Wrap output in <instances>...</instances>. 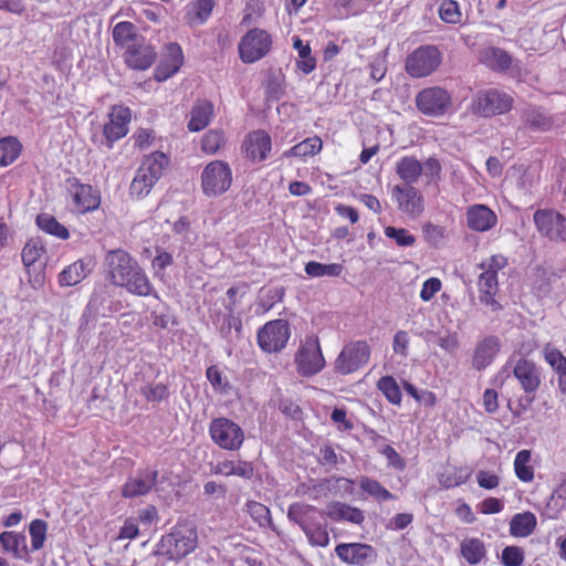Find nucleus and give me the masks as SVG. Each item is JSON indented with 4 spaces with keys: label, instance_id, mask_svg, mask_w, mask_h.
<instances>
[{
    "label": "nucleus",
    "instance_id": "1",
    "mask_svg": "<svg viewBox=\"0 0 566 566\" xmlns=\"http://www.w3.org/2000/svg\"><path fill=\"white\" fill-rule=\"evenodd\" d=\"M104 264L106 279L114 286L125 289L133 295L158 297L144 269L126 250H109L105 254Z\"/></svg>",
    "mask_w": 566,
    "mask_h": 566
},
{
    "label": "nucleus",
    "instance_id": "2",
    "mask_svg": "<svg viewBox=\"0 0 566 566\" xmlns=\"http://www.w3.org/2000/svg\"><path fill=\"white\" fill-rule=\"evenodd\" d=\"M287 517L301 527L312 546H328L327 524L321 522L322 513L317 507L307 503L295 502L289 506Z\"/></svg>",
    "mask_w": 566,
    "mask_h": 566
},
{
    "label": "nucleus",
    "instance_id": "3",
    "mask_svg": "<svg viewBox=\"0 0 566 566\" xmlns=\"http://www.w3.org/2000/svg\"><path fill=\"white\" fill-rule=\"evenodd\" d=\"M197 545V530L189 523H177L169 533L161 536L156 553L171 560H181L191 554Z\"/></svg>",
    "mask_w": 566,
    "mask_h": 566
},
{
    "label": "nucleus",
    "instance_id": "4",
    "mask_svg": "<svg viewBox=\"0 0 566 566\" xmlns=\"http://www.w3.org/2000/svg\"><path fill=\"white\" fill-rule=\"evenodd\" d=\"M512 374L524 392L515 408L511 407L514 416H521L534 402L536 392L542 384L541 368L531 359L520 357L513 365Z\"/></svg>",
    "mask_w": 566,
    "mask_h": 566
},
{
    "label": "nucleus",
    "instance_id": "5",
    "mask_svg": "<svg viewBox=\"0 0 566 566\" xmlns=\"http://www.w3.org/2000/svg\"><path fill=\"white\" fill-rule=\"evenodd\" d=\"M395 170L403 185L413 186L423 174L426 184L438 186L441 180L442 166L438 158L429 157L423 164L415 156H402L396 163Z\"/></svg>",
    "mask_w": 566,
    "mask_h": 566
},
{
    "label": "nucleus",
    "instance_id": "6",
    "mask_svg": "<svg viewBox=\"0 0 566 566\" xmlns=\"http://www.w3.org/2000/svg\"><path fill=\"white\" fill-rule=\"evenodd\" d=\"M514 106L511 94L497 90L488 88L479 91L471 102V112L481 117H493L509 113Z\"/></svg>",
    "mask_w": 566,
    "mask_h": 566
},
{
    "label": "nucleus",
    "instance_id": "7",
    "mask_svg": "<svg viewBox=\"0 0 566 566\" xmlns=\"http://www.w3.org/2000/svg\"><path fill=\"white\" fill-rule=\"evenodd\" d=\"M442 63V53L432 44L420 45L405 60L406 73L415 78L427 77L434 73Z\"/></svg>",
    "mask_w": 566,
    "mask_h": 566
},
{
    "label": "nucleus",
    "instance_id": "8",
    "mask_svg": "<svg viewBox=\"0 0 566 566\" xmlns=\"http://www.w3.org/2000/svg\"><path fill=\"white\" fill-rule=\"evenodd\" d=\"M273 48V38L269 31L261 28L250 29L240 40L238 52L240 60L252 64L265 57Z\"/></svg>",
    "mask_w": 566,
    "mask_h": 566
},
{
    "label": "nucleus",
    "instance_id": "9",
    "mask_svg": "<svg viewBox=\"0 0 566 566\" xmlns=\"http://www.w3.org/2000/svg\"><path fill=\"white\" fill-rule=\"evenodd\" d=\"M415 104L421 114L429 117H441L451 109L452 95L442 86H428L417 93Z\"/></svg>",
    "mask_w": 566,
    "mask_h": 566
},
{
    "label": "nucleus",
    "instance_id": "10",
    "mask_svg": "<svg viewBox=\"0 0 566 566\" xmlns=\"http://www.w3.org/2000/svg\"><path fill=\"white\" fill-rule=\"evenodd\" d=\"M208 432L212 442L222 450L238 451L244 440L243 429L233 420L218 417L210 421Z\"/></svg>",
    "mask_w": 566,
    "mask_h": 566
},
{
    "label": "nucleus",
    "instance_id": "11",
    "mask_svg": "<svg viewBox=\"0 0 566 566\" xmlns=\"http://www.w3.org/2000/svg\"><path fill=\"white\" fill-rule=\"evenodd\" d=\"M371 356V348L367 340H352L347 343L334 361V369L339 375L356 373L366 366Z\"/></svg>",
    "mask_w": 566,
    "mask_h": 566
},
{
    "label": "nucleus",
    "instance_id": "12",
    "mask_svg": "<svg viewBox=\"0 0 566 566\" xmlns=\"http://www.w3.org/2000/svg\"><path fill=\"white\" fill-rule=\"evenodd\" d=\"M291 337L290 324L286 319L277 318L265 323L256 333V343L266 354L281 353Z\"/></svg>",
    "mask_w": 566,
    "mask_h": 566
},
{
    "label": "nucleus",
    "instance_id": "13",
    "mask_svg": "<svg viewBox=\"0 0 566 566\" xmlns=\"http://www.w3.org/2000/svg\"><path fill=\"white\" fill-rule=\"evenodd\" d=\"M232 185V170L223 160L210 161L201 172L202 192L208 197H217L227 192Z\"/></svg>",
    "mask_w": 566,
    "mask_h": 566
},
{
    "label": "nucleus",
    "instance_id": "14",
    "mask_svg": "<svg viewBox=\"0 0 566 566\" xmlns=\"http://www.w3.org/2000/svg\"><path fill=\"white\" fill-rule=\"evenodd\" d=\"M67 195L74 211L77 214H85L97 210L102 202L101 191L88 184H83L78 178H69Z\"/></svg>",
    "mask_w": 566,
    "mask_h": 566
},
{
    "label": "nucleus",
    "instance_id": "15",
    "mask_svg": "<svg viewBox=\"0 0 566 566\" xmlns=\"http://www.w3.org/2000/svg\"><path fill=\"white\" fill-rule=\"evenodd\" d=\"M391 198L398 211L409 218L416 219L424 211V198L420 190L411 185H395Z\"/></svg>",
    "mask_w": 566,
    "mask_h": 566
},
{
    "label": "nucleus",
    "instance_id": "16",
    "mask_svg": "<svg viewBox=\"0 0 566 566\" xmlns=\"http://www.w3.org/2000/svg\"><path fill=\"white\" fill-rule=\"evenodd\" d=\"M536 230L551 241H566V218L554 209H538L533 216Z\"/></svg>",
    "mask_w": 566,
    "mask_h": 566
},
{
    "label": "nucleus",
    "instance_id": "17",
    "mask_svg": "<svg viewBox=\"0 0 566 566\" xmlns=\"http://www.w3.org/2000/svg\"><path fill=\"white\" fill-rule=\"evenodd\" d=\"M130 120L132 112L128 107L123 105L112 107L108 120L103 125L104 144L108 149H112L117 140L128 134Z\"/></svg>",
    "mask_w": 566,
    "mask_h": 566
},
{
    "label": "nucleus",
    "instance_id": "18",
    "mask_svg": "<svg viewBox=\"0 0 566 566\" xmlns=\"http://www.w3.org/2000/svg\"><path fill=\"white\" fill-rule=\"evenodd\" d=\"M272 150V138L264 129H255L244 137L241 151L243 157L252 164H260L269 157Z\"/></svg>",
    "mask_w": 566,
    "mask_h": 566
},
{
    "label": "nucleus",
    "instance_id": "19",
    "mask_svg": "<svg viewBox=\"0 0 566 566\" xmlns=\"http://www.w3.org/2000/svg\"><path fill=\"white\" fill-rule=\"evenodd\" d=\"M295 364L300 375L314 376L325 366V359L317 340L307 342L295 355Z\"/></svg>",
    "mask_w": 566,
    "mask_h": 566
},
{
    "label": "nucleus",
    "instance_id": "20",
    "mask_svg": "<svg viewBox=\"0 0 566 566\" xmlns=\"http://www.w3.org/2000/svg\"><path fill=\"white\" fill-rule=\"evenodd\" d=\"M185 63L181 46L177 42L167 43L163 49L161 59L154 72L157 82H165L179 72Z\"/></svg>",
    "mask_w": 566,
    "mask_h": 566
},
{
    "label": "nucleus",
    "instance_id": "21",
    "mask_svg": "<svg viewBox=\"0 0 566 566\" xmlns=\"http://www.w3.org/2000/svg\"><path fill=\"white\" fill-rule=\"evenodd\" d=\"M335 553L345 564L352 566H366L377 558L376 549L365 543H340L336 545Z\"/></svg>",
    "mask_w": 566,
    "mask_h": 566
},
{
    "label": "nucleus",
    "instance_id": "22",
    "mask_svg": "<svg viewBox=\"0 0 566 566\" xmlns=\"http://www.w3.org/2000/svg\"><path fill=\"white\" fill-rule=\"evenodd\" d=\"M155 48L145 38L123 52L125 64L136 71L148 70L156 61Z\"/></svg>",
    "mask_w": 566,
    "mask_h": 566
},
{
    "label": "nucleus",
    "instance_id": "23",
    "mask_svg": "<svg viewBox=\"0 0 566 566\" xmlns=\"http://www.w3.org/2000/svg\"><path fill=\"white\" fill-rule=\"evenodd\" d=\"M467 226L475 232H486L497 224L496 213L486 205L475 203L467 208Z\"/></svg>",
    "mask_w": 566,
    "mask_h": 566
},
{
    "label": "nucleus",
    "instance_id": "24",
    "mask_svg": "<svg viewBox=\"0 0 566 566\" xmlns=\"http://www.w3.org/2000/svg\"><path fill=\"white\" fill-rule=\"evenodd\" d=\"M501 350V340L497 336L489 335L479 340L472 356V367L483 370L490 366Z\"/></svg>",
    "mask_w": 566,
    "mask_h": 566
},
{
    "label": "nucleus",
    "instance_id": "25",
    "mask_svg": "<svg viewBox=\"0 0 566 566\" xmlns=\"http://www.w3.org/2000/svg\"><path fill=\"white\" fill-rule=\"evenodd\" d=\"M157 471L145 470L129 478L122 488L123 497L133 499L148 494L157 482Z\"/></svg>",
    "mask_w": 566,
    "mask_h": 566
},
{
    "label": "nucleus",
    "instance_id": "26",
    "mask_svg": "<svg viewBox=\"0 0 566 566\" xmlns=\"http://www.w3.org/2000/svg\"><path fill=\"white\" fill-rule=\"evenodd\" d=\"M325 515L333 522H347L361 525L365 521L363 510L340 501H332L326 505Z\"/></svg>",
    "mask_w": 566,
    "mask_h": 566
},
{
    "label": "nucleus",
    "instance_id": "27",
    "mask_svg": "<svg viewBox=\"0 0 566 566\" xmlns=\"http://www.w3.org/2000/svg\"><path fill=\"white\" fill-rule=\"evenodd\" d=\"M93 262L91 260L78 259L72 264L65 266L57 275V282L61 287H71L81 283L92 271Z\"/></svg>",
    "mask_w": 566,
    "mask_h": 566
},
{
    "label": "nucleus",
    "instance_id": "28",
    "mask_svg": "<svg viewBox=\"0 0 566 566\" xmlns=\"http://www.w3.org/2000/svg\"><path fill=\"white\" fill-rule=\"evenodd\" d=\"M479 62L495 72H506L511 69V54L496 46H486L479 52Z\"/></svg>",
    "mask_w": 566,
    "mask_h": 566
},
{
    "label": "nucleus",
    "instance_id": "29",
    "mask_svg": "<svg viewBox=\"0 0 566 566\" xmlns=\"http://www.w3.org/2000/svg\"><path fill=\"white\" fill-rule=\"evenodd\" d=\"M213 115V104L208 99H198L190 111V118L187 124L188 130L192 133L201 132L211 123Z\"/></svg>",
    "mask_w": 566,
    "mask_h": 566
},
{
    "label": "nucleus",
    "instance_id": "30",
    "mask_svg": "<svg viewBox=\"0 0 566 566\" xmlns=\"http://www.w3.org/2000/svg\"><path fill=\"white\" fill-rule=\"evenodd\" d=\"M480 302L490 306L493 312L502 310L500 302L495 300L499 292V279L493 274L481 273L478 279Z\"/></svg>",
    "mask_w": 566,
    "mask_h": 566
},
{
    "label": "nucleus",
    "instance_id": "31",
    "mask_svg": "<svg viewBox=\"0 0 566 566\" xmlns=\"http://www.w3.org/2000/svg\"><path fill=\"white\" fill-rule=\"evenodd\" d=\"M216 7V0H195L191 1L185 12V21L191 27H199L206 23L212 14Z\"/></svg>",
    "mask_w": 566,
    "mask_h": 566
},
{
    "label": "nucleus",
    "instance_id": "32",
    "mask_svg": "<svg viewBox=\"0 0 566 566\" xmlns=\"http://www.w3.org/2000/svg\"><path fill=\"white\" fill-rule=\"evenodd\" d=\"M112 36L115 45L124 51L144 38L137 32V27L129 21L116 23L113 28Z\"/></svg>",
    "mask_w": 566,
    "mask_h": 566
},
{
    "label": "nucleus",
    "instance_id": "33",
    "mask_svg": "<svg viewBox=\"0 0 566 566\" xmlns=\"http://www.w3.org/2000/svg\"><path fill=\"white\" fill-rule=\"evenodd\" d=\"M170 158L163 151H154L144 157L138 169L158 181L169 167Z\"/></svg>",
    "mask_w": 566,
    "mask_h": 566
},
{
    "label": "nucleus",
    "instance_id": "34",
    "mask_svg": "<svg viewBox=\"0 0 566 566\" xmlns=\"http://www.w3.org/2000/svg\"><path fill=\"white\" fill-rule=\"evenodd\" d=\"M460 555L470 565L480 564L485 559L488 549L479 537H465L460 543Z\"/></svg>",
    "mask_w": 566,
    "mask_h": 566
},
{
    "label": "nucleus",
    "instance_id": "35",
    "mask_svg": "<svg viewBox=\"0 0 566 566\" xmlns=\"http://www.w3.org/2000/svg\"><path fill=\"white\" fill-rule=\"evenodd\" d=\"M537 518L532 512L515 514L510 521V534L513 537H527L536 528Z\"/></svg>",
    "mask_w": 566,
    "mask_h": 566
},
{
    "label": "nucleus",
    "instance_id": "36",
    "mask_svg": "<svg viewBox=\"0 0 566 566\" xmlns=\"http://www.w3.org/2000/svg\"><path fill=\"white\" fill-rule=\"evenodd\" d=\"M533 454L528 449L518 451L515 455L513 467L516 478L524 483H530L534 480L535 468L533 465Z\"/></svg>",
    "mask_w": 566,
    "mask_h": 566
},
{
    "label": "nucleus",
    "instance_id": "37",
    "mask_svg": "<svg viewBox=\"0 0 566 566\" xmlns=\"http://www.w3.org/2000/svg\"><path fill=\"white\" fill-rule=\"evenodd\" d=\"M323 149V142L319 136L314 135L312 137H307L304 140L297 143L292 146L290 149L284 151V157H297L305 158L312 157L319 154Z\"/></svg>",
    "mask_w": 566,
    "mask_h": 566
},
{
    "label": "nucleus",
    "instance_id": "38",
    "mask_svg": "<svg viewBox=\"0 0 566 566\" xmlns=\"http://www.w3.org/2000/svg\"><path fill=\"white\" fill-rule=\"evenodd\" d=\"M359 488L364 494L371 497L378 503L396 500V495H394L376 479L366 475L360 476Z\"/></svg>",
    "mask_w": 566,
    "mask_h": 566
},
{
    "label": "nucleus",
    "instance_id": "39",
    "mask_svg": "<svg viewBox=\"0 0 566 566\" xmlns=\"http://www.w3.org/2000/svg\"><path fill=\"white\" fill-rule=\"evenodd\" d=\"M471 476L468 467H448L438 476L440 485L452 489L464 484Z\"/></svg>",
    "mask_w": 566,
    "mask_h": 566
},
{
    "label": "nucleus",
    "instance_id": "40",
    "mask_svg": "<svg viewBox=\"0 0 566 566\" xmlns=\"http://www.w3.org/2000/svg\"><path fill=\"white\" fill-rule=\"evenodd\" d=\"M35 222L42 231L50 235H53L61 240H67L70 238V231L67 230V228L61 222H59V220L52 214H38Z\"/></svg>",
    "mask_w": 566,
    "mask_h": 566
},
{
    "label": "nucleus",
    "instance_id": "41",
    "mask_svg": "<svg viewBox=\"0 0 566 566\" xmlns=\"http://www.w3.org/2000/svg\"><path fill=\"white\" fill-rule=\"evenodd\" d=\"M46 254V248L40 238H31L24 244L21 251L22 263L25 268H31L41 261Z\"/></svg>",
    "mask_w": 566,
    "mask_h": 566
},
{
    "label": "nucleus",
    "instance_id": "42",
    "mask_svg": "<svg viewBox=\"0 0 566 566\" xmlns=\"http://www.w3.org/2000/svg\"><path fill=\"white\" fill-rule=\"evenodd\" d=\"M22 153V144L13 136L0 138V168L13 164Z\"/></svg>",
    "mask_w": 566,
    "mask_h": 566
},
{
    "label": "nucleus",
    "instance_id": "43",
    "mask_svg": "<svg viewBox=\"0 0 566 566\" xmlns=\"http://www.w3.org/2000/svg\"><path fill=\"white\" fill-rule=\"evenodd\" d=\"M293 48L297 51L300 60L296 61L297 69L304 74L312 73L316 67V59L312 56L311 46L304 43L298 36L293 38Z\"/></svg>",
    "mask_w": 566,
    "mask_h": 566
},
{
    "label": "nucleus",
    "instance_id": "44",
    "mask_svg": "<svg viewBox=\"0 0 566 566\" xmlns=\"http://www.w3.org/2000/svg\"><path fill=\"white\" fill-rule=\"evenodd\" d=\"M524 125L533 130H547L552 120L538 108L528 106L522 112Z\"/></svg>",
    "mask_w": 566,
    "mask_h": 566
},
{
    "label": "nucleus",
    "instance_id": "45",
    "mask_svg": "<svg viewBox=\"0 0 566 566\" xmlns=\"http://www.w3.org/2000/svg\"><path fill=\"white\" fill-rule=\"evenodd\" d=\"M156 184V180L137 169L129 186V196L138 200L143 199L150 193Z\"/></svg>",
    "mask_w": 566,
    "mask_h": 566
},
{
    "label": "nucleus",
    "instance_id": "46",
    "mask_svg": "<svg viewBox=\"0 0 566 566\" xmlns=\"http://www.w3.org/2000/svg\"><path fill=\"white\" fill-rule=\"evenodd\" d=\"M305 273L311 277H338L344 271V266L340 263L323 264L316 261H310L305 263Z\"/></svg>",
    "mask_w": 566,
    "mask_h": 566
},
{
    "label": "nucleus",
    "instance_id": "47",
    "mask_svg": "<svg viewBox=\"0 0 566 566\" xmlns=\"http://www.w3.org/2000/svg\"><path fill=\"white\" fill-rule=\"evenodd\" d=\"M227 143L222 129H209L201 138V150L208 155L217 154Z\"/></svg>",
    "mask_w": 566,
    "mask_h": 566
},
{
    "label": "nucleus",
    "instance_id": "48",
    "mask_svg": "<svg viewBox=\"0 0 566 566\" xmlns=\"http://www.w3.org/2000/svg\"><path fill=\"white\" fill-rule=\"evenodd\" d=\"M377 388L386 399L395 405L399 406L402 400L400 387L392 376H382L377 381Z\"/></svg>",
    "mask_w": 566,
    "mask_h": 566
},
{
    "label": "nucleus",
    "instance_id": "49",
    "mask_svg": "<svg viewBox=\"0 0 566 566\" xmlns=\"http://www.w3.org/2000/svg\"><path fill=\"white\" fill-rule=\"evenodd\" d=\"M438 14L448 24H460L462 22V12L457 0H441Z\"/></svg>",
    "mask_w": 566,
    "mask_h": 566
},
{
    "label": "nucleus",
    "instance_id": "50",
    "mask_svg": "<svg viewBox=\"0 0 566 566\" xmlns=\"http://www.w3.org/2000/svg\"><path fill=\"white\" fill-rule=\"evenodd\" d=\"M329 491V480L325 479L318 482L301 483L296 488V495L308 496L310 499L317 501L323 496L327 495Z\"/></svg>",
    "mask_w": 566,
    "mask_h": 566
},
{
    "label": "nucleus",
    "instance_id": "51",
    "mask_svg": "<svg viewBox=\"0 0 566 566\" xmlns=\"http://www.w3.org/2000/svg\"><path fill=\"white\" fill-rule=\"evenodd\" d=\"M0 544L3 551L19 557L21 551L25 548V537L21 534L6 531L0 534Z\"/></svg>",
    "mask_w": 566,
    "mask_h": 566
},
{
    "label": "nucleus",
    "instance_id": "52",
    "mask_svg": "<svg viewBox=\"0 0 566 566\" xmlns=\"http://www.w3.org/2000/svg\"><path fill=\"white\" fill-rule=\"evenodd\" d=\"M384 233L388 239L394 240L399 248L412 247L417 241L416 237L405 228L387 226L384 228Z\"/></svg>",
    "mask_w": 566,
    "mask_h": 566
},
{
    "label": "nucleus",
    "instance_id": "53",
    "mask_svg": "<svg viewBox=\"0 0 566 566\" xmlns=\"http://www.w3.org/2000/svg\"><path fill=\"white\" fill-rule=\"evenodd\" d=\"M48 524L45 521L36 518L30 523L29 533L31 537V546L34 551L43 547L46 538Z\"/></svg>",
    "mask_w": 566,
    "mask_h": 566
},
{
    "label": "nucleus",
    "instance_id": "54",
    "mask_svg": "<svg viewBox=\"0 0 566 566\" xmlns=\"http://www.w3.org/2000/svg\"><path fill=\"white\" fill-rule=\"evenodd\" d=\"M245 506L248 514L258 523L259 526H265L270 523V510L266 505L256 501H248Z\"/></svg>",
    "mask_w": 566,
    "mask_h": 566
},
{
    "label": "nucleus",
    "instance_id": "55",
    "mask_svg": "<svg viewBox=\"0 0 566 566\" xmlns=\"http://www.w3.org/2000/svg\"><path fill=\"white\" fill-rule=\"evenodd\" d=\"M544 358L556 374L566 369V356H564L559 349L552 347L549 344L544 348Z\"/></svg>",
    "mask_w": 566,
    "mask_h": 566
},
{
    "label": "nucleus",
    "instance_id": "56",
    "mask_svg": "<svg viewBox=\"0 0 566 566\" xmlns=\"http://www.w3.org/2000/svg\"><path fill=\"white\" fill-rule=\"evenodd\" d=\"M142 394L148 402H160L169 397V388L163 382H153L143 387Z\"/></svg>",
    "mask_w": 566,
    "mask_h": 566
},
{
    "label": "nucleus",
    "instance_id": "57",
    "mask_svg": "<svg viewBox=\"0 0 566 566\" xmlns=\"http://www.w3.org/2000/svg\"><path fill=\"white\" fill-rule=\"evenodd\" d=\"M422 233L429 245L438 247L446 239V229L442 226L426 222L422 226Z\"/></svg>",
    "mask_w": 566,
    "mask_h": 566
},
{
    "label": "nucleus",
    "instance_id": "58",
    "mask_svg": "<svg viewBox=\"0 0 566 566\" xmlns=\"http://www.w3.org/2000/svg\"><path fill=\"white\" fill-rule=\"evenodd\" d=\"M509 265V259L503 254H493L489 259L480 263V269L485 274H493L497 277L500 270L505 269Z\"/></svg>",
    "mask_w": 566,
    "mask_h": 566
},
{
    "label": "nucleus",
    "instance_id": "59",
    "mask_svg": "<svg viewBox=\"0 0 566 566\" xmlns=\"http://www.w3.org/2000/svg\"><path fill=\"white\" fill-rule=\"evenodd\" d=\"M525 560L524 551L520 546H506L502 551L501 562L504 566H523Z\"/></svg>",
    "mask_w": 566,
    "mask_h": 566
},
{
    "label": "nucleus",
    "instance_id": "60",
    "mask_svg": "<svg viewBox=\"0 0 566 566\" xmlns=\"http://www.w3.org/2000/svg\"><path fill=\"white\" fill-rule=\"evenodd\" d=\"M264 3L261 0H248L243 10L241 24H250L264 14Z\"/></svg>",
    "mask_w": 566,
    "mask_h": 566
},
{
    "label": "nucleus",
    "instance_id": "61",
    "mask_svg": "<svg viewBox=\"0 0 566 566\" xmlns=\"http://www.w3.org/2000/svg\"><path fill=\"white\" fill-rule=\"evenodd\" d=\"M134 147L139 150H146L153 146L156 137L154 130L148 128H138L132 136Z\"/></svg>",
    "mask_w": 566,
    "mask_h": 566
},
{
    "label": "nucleus",
    "instance_id": "62",
    "mask_svg": "<svg viewBox=\"0 0 566 566\" xmlns=\"http://www.w3.org/2000/svg\"><path fill=\"white\" fill-rule=\"evenodd\" d=\"M442 283L438 277H430L426 280L422 284V289L420 291V298L423 302H429L433 298V296L441 290Z\"/></svg>",
    "mask_w": 566,
    "mask_h": 566
},
{
    "label": "nucleus",
    "instance_id": "63",
    "mask_svg": "<svg viewBox=\"0 0 566 566\" xmlns=\"http://www.w3.org/2000/svg\"><path fill=\"white\" fill-rule=\"evenodd\" d=\"M206 376L214 390L226 391L228 384L223 382L222 371L217 365L209 366Z\"/></svg>",
    "mask_w": 566,
    "mask_h": 566
},
{
    "label": "nucleus",
    "instance_id": "64",
    "mask_svg": "<svg viewBox=\"0 0 566 566\" xmlns=\"http://www.w3.org/2000/svg\"><path fill=\"white\" fill-rule=\"evenodd\" d=\"M139 534L138 521L129 517L125 520L124 525L119 530V539H134Z\"/></svg>",
    "mask_w": 566,
    "mask_h": 566
}]
</instances>
